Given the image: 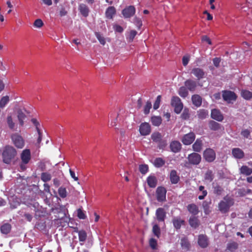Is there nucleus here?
I'll return each mask as SVG.
<instances>
[{
  "label": "nucleus",
  "instance_id": "49",
  "mask_svg": "<svg viewBox=\"0 0 252 252\" xmlns=\"http://www.w3.org/2000/svg\"><path fill=\"white\" fill-rule=\"evenodd\" d=\"M152 103L150 101H147L144 107L143 112L145 115H148L150 113V110L152 108Z\"/></svg>",
  "mask_w": 252,
  "mask_h": 252
},
{
  "label": "nucleus",
  "instance_id": "63",
  "mask_svg": "<svg viewBox=\"0 0 252 252\" xmlns=\"http://www.w3.org/2000/svg\"><path fill=\"white\" fill-rule=\"evenodd\" d=\"M31 122L35 126L36 130L39 131V130H40L39 128V123L37 121V120L36 119H35V118H32L31 120Z\"/></svg>",
  "mask_w": 252,
  "mask_h": 252
},
{
  "label": "nucleus",
  "instance_id": "44",
  "mask_svg": "<svg viewBox=\"0 0 252 252\" xmlns=\"http://www.w3.org/2000/svg\"><path fill=\"white\" fill-rule=\"evenodd\" d=\"M198 190L201 191L202 194L198 196V198L199 200H203L207 195V191L205 189V188L203 186H200L198 188Z\"/></svg>",
  "mask_w": 252,
  "mask_h": 252
},
{
  "label": "nucleus",
  "instance_id": "6",
  "mask_svg": "<svg viewBox=\"0 0 252 252\" xmlns=\"http://www.w3.org/2000/svg\"><path fill=\"white\" fill-rule=\"evenodd\" d=\"M203 158L206 161L208 162H212L216 159V152L213 149L210 148H207L203 152Z\"/></svg>",
  "mask_w": 252,
  "mask_h": 252
},
{
  "label": "nucleus",
  "instance_id": "55",
  "mask_svg": "<svg viewBox=\"0 0 252 252\" xmlns=\"http://www.w3.org/2000/svg\"><path fill=\"white\" fill-rule=\"evenodd\" d=\"M58 192L59 195L62 198H64L66 196V190L64 188H60L58 190Z\"/></svg>",
  "mask_w": 252,
  "mask_h": 252
},
{
  "label": "nucleus",
  "instance_id": "29",
  "mask_svg": "<svg viewBox=\"0 0 252 252\" xmlns=\"http://www.w3.org/2000/svg\"><path fill=\"white\" fill-rule=\"evenodd\" d=\"M152 125L156 126H158L162 123V119L160 116H152L151 118Z\"/></svg>",
  "mask_w": 252,
  "mask_h": 252
},
{
  "label": "nucleus",
  "instance_id": "4",
  "mask_svg": "<svg viewBox=\"0 0 252 252\" xmlns=\"http://www.w3.org/2000/svg\"><path fill=\"white\" fill-rule=\"evenodd\" d=\"M171 105L174 108V111L177 114H179L183 108V104L181 99L177 96H174L171 100Z\"/></svg>",
  "mask_w": 252,
  "mask_h": 252
},
{
  "label": "nucleus",
  "instance_id": "26",
  "mask_svg": "<svg viewBox=\"0 0 252 252\" xmlns=\"http://www.w3.org/2000/svg\"><path fill=\"white\" fill-rule=\"evenodd\" d=\"M188 211L193 215H196L199 213L198 207L194 203L189 204L187 206Z\"/></svg>",
  "mask_w": 252,
  "mask_h": 252
},
{
  "label": "nucleus",
  "instance_id": "32",
  "mask_svg": "<svg viewBox=\"0 0 252 252\" xmlns=\"http://www.w3.org/2000/svg\"><path fill=\"white\" fill-rule=\"evenodd\" d=\"M0 231L2 234H8L11 229V225L9 223H5L0 227Z\"/></svg>",
  "mask_w": 252,
  "mask_h": 252
},
{
  "label": "nucleus",
  "instance_id": "28",
  "mask_svg": "<svg viewBox=\"0 0 252 252\" xmlns=\"http://www.w3.org/2000/svg\"><path fill=\"white\" fill-rule=\"evenodd\" d=\"M189 222L190 226L194 228H197L199 225V221L197 218L195 216L190 217Z\"/></svg>",
  "mask_w": 252,
  "mask_h": 252
},
{
  "label": "nucleus",
  "instance_id": "54",
  "mask_svg": "<svg viewBox=\"0 0 252 252\" xmlns=\"http://www.w3.org/2000/svg\"><path fill=\"white\" fill-rule=\"evenodd\" d=\"M149 245L153 250H156L157 247V241L154 238H151L149 240Z\"/></svg>",
  "mask_w": 252,
  "mask_h": 252
},
{
  "label": "nucleus",
  "instance_id": "48",
  "mask_svg": "<svg viewBox=\"0 0 252 252\" xmlns=\"http://www.w3.org/2000/svg\"><path fill=\"white\" fill-rule=\"evenodd\" d=\"M41 179L42 181L46 183L51 179V175L47 172H43L41 174Z\"/></svg>",
  "mask_w": 252,
  "mask_h": 252
},
{
  "label": "nucleus",
  "instance_id": "64",
  "mask_svg": "<svg viewBox=\"0 0 252 252\" xmlns=\"http://www.w3.org/2000/svg\"><path fill=\"white\" fill-rule=\"evenodd\" d=\"M214 65L218 67L220 65V59L219 58H215L213 60Z\"/></svg>",
  "mask_w": 252,
  "mask_h": 252
},
{
  "label": "nucleus",
  "instance_id": "15",
  "mask_svg": "<svg viewBox=\"0 0 252 252\" xmlns=\"http://www.w3.org/2000/svg\"><path fill=\"white\" fill-rule=\"evenodd\" d=\"M232 155L236 159H242L245 157L244 151L239 148H234L232 149Z\"/></svg>",
  "mask_w": 252,
  "mask_h": 252
},
{
  "label": "nucleus",
  "instance_id": "41",
  "mask_svg": "<svg viewBox=\"0 0 252 252\" xmlns=\"http://www.w3.org/2000/svg\"><path fill=\"white\" fill-rule=\"evenodd\" d=\"M178 94L182 97L185 98L189 94L188 90L185 87H181L179 88Z\"/></svg>",
  "mask_w": 252,
  "mask_h": 252
},
{
  "label": "nucleus",
  "instance_id": "27",
  "mask_svg": "<svg viewBox=\"0 0 252 252\" xmlns=\"http://www.w3.org/2000/svg\"><path fill=\"white\" fill-rule=\"evenodd\" d=\"M116 12V9L114 6H109L105 11V16L107 18L111 19L115 15Z\"/></svg>",
  "mask_w": 252,
  "mask_h": 252
},
{
  "label": "nucleus",
  "instance_id": "62",
  "mask_svg": "<svg viewBox=\"0 0 252 252\" xmlns=\"http://www.w3.org/2000/svg\"><path fill=\"white\" fill-rule=\"evenodd\" d=\"M189 56H185L182 58V63L184 66H186L189 63Z\"/></svg>",
  "mask_w": 252,
  "mask_h": 252
},
{
  "label": "nucleus",
  "instance_id": "35",
  "mask_svg": "<svg viewBox=\"0 0 252 252\" xmlns=\"http://www.w3.org/2000/svg\"><path fill=\"white\" fill-rule=\"evenodd\" d=\"M240 171L242 174L249 176L252 173V169L246 165H243L241 167Z\"/></svg>",
  "mask_w": 252,
  "mask_h": 252
},
{
  "label": "nucleus",
  "instance_id": "38",
  "mask_svg": "<svg viewBox=\"0 0 252 252\" xmlns=\"http://www.w3.org/2000/svg\"><path fill=\"white\" fill-rule=\"evenodd\" d=\"M213 192L217 195H220L223 191V189L221 186L218 184L213 186Z\"/></svg>",
  "mask_w": 252,
  "mask_h": 252
},
{
  "label": "nucleus",
  "instance_id": "12",
  "mask_svg": "<svg viewBox=\"0 0 252 252\" xmlns=\"http://www.w3.org/2000/svg\"><path fill=\"white\" fill-rule=\"evenodd\" d=\"M135 13V8L134 6L130 5L126 6L122 12L123 16L125 18H130L133 16Z\"/></svg>",
  "mask_w": 252,
  "mask_h": 252
},
{
  "label": "nucleus",
  "instance_id": "42",
  "mask_svg": "<svg viewBox=\"0 0 252 252\" xmlns=\"http://www.w3.org/2000/svg\"><path fill=\"white\" fill-rule=\"evenodd\" d=\"M242 96L246 100H250L252 98V93L248 90H242L241 93Z\"/></svg>",
  "mask_w": 252,
  "mask_h": 252
},
{
  "label": "nucleus",
  "instance_id": "23",
  "mask_svg": "<svg viewBox=\"0 0 252 252\" xmlns=\"http://www.w3.org/2000/svg\"><path fill=\"white\" fill-rule=\"evenodd\" d=\"M169 178L171 183L172 184H176L180 180V177L177 174V172L175 170H172L170 171Z\"/></svg>",
  "mask_w": 252,
  "mask_h": 252
},
{
  "label": "nucleus",
  "instance_id": "50",
  "mask_svg": "<svg viewBox=\"0 0 252 252\" xmlns=\"http://www.w3.org/2000/svg\"><path fill=\"white\" fill-rule=\"evenodd\" d=\"M158 148L159 149L163 150L167 146V143L166 140L162 139L157 143Z\"/></svg>",
  "mask_w": 252,
  "mask_h": 252
},
{
  "label": "nucleus",
  "instance_id": "24",
  "mask_svg": "<svg viewBox=\"0 0 252 252\" xmlns=\"http://www.w3.org/2000/svg\"><path fill=\"white\" fill-rule=\"evenodd\" d=\"M78 9L80 13L85 17H87L89 15V9L88 7L84 3H81L79 5Z\"/></svg>",
  "mask_w": 252,
  "mask_h": 252
},
{
  "label": "nucleus",
  "instance_id": "21",
  "mask_svg": "<svg viewBox=\"0 0 252 252\" xmlns=\"http://www.w3.org/2000/svg\"><path fill=\"white\" fill-rule=\"evenodd\" d=\"M203 141L201 138H197L192 145V150L196 152H200L202 149Z\"/></svg>",
  "mask_w": 252,
  "mask_h": 252
},
{
  "label": "nucleus",
  "instance_id": "10",
  "mask_svg": "<svg viewBox=\"0 0 252 252\" xmlns=\"http://www.w3.org/2000/svg\"><path fill=\"white\" fill-rule=\"evenodd\" d=\"M195 139V134L193 132L185 134L181 141L185 145H189L193 143Z\"/></svg>",
  "mask_w": 252,
  "mask_h": 252
},
{
  "label": "nucleus",
  "instance_id": "30",
  "mask_svg": "<svg viewBox=\"0 0 252 252\" xmlns=\"http://www.w3.org/2000/svg\"><path fill=\"white\" fill-rule=\"evenodd\" d=\"M17 118L20 125L23 126L24 124V120L26 119V116L21 109L18 110L17 111Z\"/></svg>",
  "mask_w": 252,
  "mask_h": 252
},
{
  "label": "nucleus",
  "instance_id": "19",
  "mask_svg": "<svg viewBox=\"0 0 252 252\" xmlns=\"http://www.w3.org/2000/svg\"><path fill=\"white\" fill-rule=\"evenodd\" d=\"M172 223L174 228L178 230L180 229L182 225L185 224V221L181 219L180 217H174L172 219Z\"/></svg>",
  "mask_w": 252,
  "mask_h": 252
},
{
  "label": "nucleus",
  "instance_id": "37",
  "mask_svg": "<svg viewBox=\"0 0 252 252\" xmlns=\"http://www.w3.org/2000/svg\"><path fill=\"white\" fill-rule=\"evenodd\" d=\"M78 237L79 241L84 243L86 241L87 238L86 232L84 230H80L79 232H78Z\"/></svg>",
  "mask_w": 252,
  "mask_h": 252
},
{
  "label": "nucleus",
  "instance_id": "60",
  "mask_svg": "<svg viewBox=\"0 0 252 252\" xmlns=\"http://www.w3.org/2000/svg\"><path fill=\"white\" fill-rule=\"evenodd\" d=\"M134 23L138 29H140L141 26H142V21L138 18H134Z\"/></svg>",
  "mask_w": 252,
  "mask_h": 252
},
{
  "label": "nucleus",
  "instance_id": "22",
  "mask_svg": "<svg viewBox=\"0 0 252 252\" xmlns=\"http://www.w3.org/2000/svg\"><path fill=\"white\" fill-rule=\"evenodd\" d=\"M147 183L150 188H155L158 184V179L154 175H150L147 178Z\"/></svg>",
  "mask_w": 252,
  "mask_h": 252
},
{
  "label": "nucleus",
  "instance_id": "11",
  "mask_svg": "<svg viewBox=\"0 0 252 252\" xmlns=\"http://www.w3.org/2000/svg\"><path fill=\"white\" fill-rule=\"evenodd\" d=\"M139 131L141 135H148L151 131V126L148 123H142L140 125Z\"/></svg>",
  "mask_w": 252,
  "mask_h": 252
},
{
  "label": "nucleus",
  "instance_id": "36",
  "mask_svg": "<svg viewBox=\"0 0 252 252\" xmlns=\"http://www.w3.org/2000/svg\"><path fill=\"white\" fill-rule=\"evenodd\" d=\"M165 164V160L161 158H156L154 162V165L156 167L159 168Z\"/></svg>",
  "mask_w": 252,
  "mask_h": 252
},
{
  "label": "nucleus",
  "instance_id": "7",
  "mask_svg": "<svg viewBox=\"0 0 252 252\" xmlns=\"http://www.w3.org/2000/svg\"><path fill=\"white\" fill-rule=\"evenodd\" d=\"M187 158L189 163L193 165H198L201 161V155L195 152L189 154Z\"/></svg>",
  "mask_w": 252,
  "mask_h": 252
},
{
  "label": "nucleus",
  "instance_id": "45",
  "mask_svg": "<svg viewBox=\"0 0 252 252\" xmlns=\"http://www.w3.org/2000/svg\"><path fill=\"white\" fill-rule=\"evenodd\" d=\"M118 117V114L117 113H114L110 115V118L112 119L110 123L111 126L115 127L117 126Z\"/></svg>",
  "mask_w": 252,
  "mask_h": 252
},
{
  "label": "nucleus",
  "instance_id": "14",
  "mask_svg": "<svg viewBox=\"0 0 252 252\" xmlns=\"http://www.w3.org/2000/svg\"><path fill=\"white\" fill-rule=\"evenodd\" d=\"M191 73L197 78L198 80H200L203 78L205 74L203 69L198 67L193 68L191 70Z\"/></svg>",
  "mask_w": 252,
  "mask_h": 252
},
{
  "label": "nucleus",
  "instance_id": "51",
  "mask_svg": "<svg viewBox=\"0 0 252 252\" xmlns=\"http://www.w3.org/2000/svg\"><path fill=\"white\" fill-rule=\"evenodd\" d=\"M7 123L10 129H13L15 127V123L13 122L12 118L11 116L7 117Z\"/></svg>",
  "mask_w": 252,
  "mask_h": 252
},
{
  "label": "nucleus",
  "instance_id": "25",
  "mask_svg": "<svg viewBox=\"0 0 252 252\" xmlns=\"http://www.w3.org/2000/svg\"><path fill=\"white\" fill-rule=\"evenodd\" d=\"M193 104L196 107H199L202 104V98L198 94H193L191 97Z\"/></svg>",
  "mask_w": 252,
  "mask_h": 252
},
{
  "label": "nucleus",
  "instance_id": "16",
  "mask_svg": "<svg viewBox=\"0 0 252 252\" xmlns=\"http://www.w3.org/2000/svg\"><path fill=\"white\" fill-rule=\"evenodd\" d=\"M170 148L171 151L174 153H177L181 151L182 148V145L178 141H172L170 144Z\"/></svg>",
  "mask_w": 252,
  "mask_h": 252
},
{
  "label": "nucleus",
  "instance_id": "57",
  "mask_svg": "<svg viewBox=\"0 0 252 252\" xmlns=\"http://www.w3.org/2000/svg\"><path fill=\"white\" fill-rule=\"evenodd\" d=\"M95 36L97 39L100 43V44H101L102 45H104L105 44V40L104 38L102 36H101V35L99 33L96 32Z\"/></svg>",
  "mask_w": 252,
  "mask_h": 252
},
{
  "label": "nucleus",
  "instance_id": "46",
  "mask_svg": "<svg viewBox=\"0 0 252 252\" xmlns=\"http://www.w3.org/2000/svg\"><path fill=\"white\" fill-rule=\"evenodd\" d=\"M198 118L204 119L208 116V112L205 109H200L197 112Z\"/></svg>",
  "mask_w": 252,
  "mask_h": 252
},
{
  "label": "nucleus",
  "instance_id": "31",
  "mask_svg": "<svg viewBox=\"0 0 252 252\" xmlns=\"http://www.w3.org/2000/svg\"><path fill=\"white\" fill-rule=\"evenodd\" d=\"M181 245L183 249L189 251L190 247V244L187 238L184 237L181 240Z\"/></svg>",
  "mask_w": 252,
  "mask_h": 252
},
{
  "label": "nucleus",
  "instance_id": "33",
  "mask_svg": "<svg viewBox=\"0 0 252 252\" xmlns=\"http://www.w3.org/2000/svg\"><path fill=\"white\" fill-rule=\"evenodd\" d=\"M151 138L153 142L157 143L162 139V136L160 133L157 131L154 132L152 134Z\"/></svg>",
  "mask_w": 252,
  "mask_h": 252
},
{
  "label": "nucleus",
  "instance_id": "8",
  "mask_svg": "<svg viewBox=\"0 0 252 252\" xmlns=\"http://www.w3.org/2000/svg\"><path fill=\"white\" fill-rule=\"evenodd\" d=\"M166 189L163 187L160 186L157 188L156 197L158 202H163L166 200Z\"/></svg>",
  "mask_w": 252,
  "mask_h": 252
},
{
  "label": "nucleus",
  "instance_id": "9",
  "mask_svg": "<svg viewBox=\"0 0 252 252\" xmlns=\"http://www.w3.org/2000/svg\"><path fill=\"white\" fill-rule=\"evenodd\" d=\"M237 97L236 94L233 92L227 90L222 91V98L227 103H231L232 101H235Z\"/></svg>",
  "mask_w": 252,
  "mask_h": 252
},
{
  "label": "nucleus",
  "instance_id": "56",
  "mask_svg": "<svg viewBox=\"0 0 252 252\" xmlns=\"http://www.w3.org/2000/svg\"><path fill=\"white\" fill-rule=\"evenodd\" d=\"M43 25L42 21L40 19H37L35 20L33 23V26L35 28H40Z\"/></svg>",
  "mask_w": 252,
  "mask_h": 252
},
{
  "label": "nucleus",
  "instance_id": "61",
  "mask_svg": "<svg viewBox=\"0 0 252 252\" xmlns=\"http://www.w3.org/2000/svg\"><path fill=\"white\" fill-rule=\"evenodd\" d=\"M241 134L244 137L248 138L250 136V131L248 129H244L241 131Z\"/></svg>",
  "mask_w": 252,
  "mask_h": 252
},
{
  "label": "nucleus",
  "instance_id": "17",
  "mask_svg": "<svg viewBox=\"0 0 252 252\" xmlns=\"http://www.w3.org/2000/svg\"><path fill=\"white\" fill-rule=\"evenodd\" d=\"M185 87L190 92H194L197 87L196 82L191 79H188L185 82Z\"/></svg>",
  "mask_w": 252,
  "mask_h": 252
},
{
  "label": "nucleus",
  "instance_id": "59",
  "mask_svg": "<svg viewBox=\"0 0 252 252\" xmlns=\"http://www.w3.org/2000/svg\"><path fill=\"white\" fill-rule=\"evenodd\" d=\"M77 217L80 219H83V220L85 219L86 218V216L85 213L83 212L82 210L80 208H79L77 210Z\"/></svg>",
  "mask_w": 252,
  "mask_h": 252
},
{
  "label": "nucleus",
  "instance_id": "3",
  "mask_svg": "<svg viewBox=\"0 0 252 252\" xmlns=\"http://www.w3.org/2000/svg\"><path fill=\"white\" fill-rule=\"evenodd\" d=\"M20 158L21 161L20 167L22 170H24L26 168V165L29 163L32 158L31 150L29 149L23 150L20 154Z\"/></svg>",
  "mask_w": 252,
  "mask_h": 252
},
{
  "label": "nucleus",
  "instance_id": "34",
  "mask_svg": "<svg viewBox=\"0 0 252 252\" xmlns=\"http://www.w3.org/2000/svg\"><path fill=\"white\" fill-rule=\"evenodd\" d=\"M204 178L205 181L209 182H212L214 178V174L213 171L211 170H208L205 173Z\"/></svg>",
  "mask_w": 252,
  "mask_h": 252
},
{
  "label": "nucleus",
  "instance_id": "5",
  "mask_svg": "<svg viewBox=\"0 0 252 252\" xmlns=\"http://www.w3.org/2000/svg\"><path fill=\"white\" fill-rule=\"evenodd\" d=\"M11 138L13 144L18 149H22L25 146L23 138L19 134L14 133L11 135Z\"/></svg>",
  "mask_w": 252,
  "mask_h": 252
},
{
  "label": "nucleus",
  "instance_id": "58",
  "mask_svg": "<svg viewBox=\"0 0 252 252\" xmlns=\"http://www.w3.org/2000/svg\"><path fill=\"white\" fill-rule=\"evenodd\" d=\"M238 248V244L236 243L233 242L230 243L227 246V249L230 251H233Z\"/></svg>",
  "mask_w": 252,
  "mask_h": 252
},
{
  "label": "nucleus",
  "instance_id": "20",
  "mask_svg": "<svg viewBox=\"0 0 252 252\" xmlns=\"http://www.w3.org/2000/svg\"><path fill=\"white\" fill-rule=\"evenodd\" d=\"M198 244L202 248H206L208 246V240L205 235H199L198 238Z\"/></svg>",
  "mask_w": 252,
  "mask_h": 252
},
{
  "label": "nucleus",
  "instance_id": "18",
  "mask_svg": "<svg viewBox=\"0 0 252 252\" xmlns=\"http://www.w3.org/2000/svg\"><path fill=\"white\" fill-rule=\"evenodd\" d=\"M211 118L219 122H221L223 119V116L219 110L214 109L211 111Z\"/></svg>",
  "mask_w": 252,
  "mask_h": 252
},
{
  "label": "nucleus",
  "instance_id": "39",
  "mask_svg": "<svg viewBox=\"0 0 252 252\" xmlns=\"http://www.w3.org/2000/svg\"><path fill=\"white\" fill-rule=\"evenodd\" d=\"M209 126L212 130H217L220 128V124L215 121H210L209 123Z\"/></svg>",
  "mask_w": 252,
  "mask_h": 252
},
{
  "label": "nucleus",
  "instance_id": "40",
  "mask_svg": "<svg viewBox=\"0 0 252 252\" xmlns=\"http://www.w3.org/2000/svg\"><path fill=\"white\" fill-rule=\"evenodd\" d=\"M210 204L211 202H208L207 201H204L202 203V207L203 208L204 212L206 215H208L211 212V210L210 209Z\"/></svg>",
  "mask_w": 252,
  "mask_h": 252
},
{
  "label": "nucleus",
  "instance_id": "53",
  "mask_svg": "<svg viewBox=\"0 0 252 252\" xmlns=\"http://www.w3.org/2000/svg\"><path fill=\"white\" fill-rule=\"evenodd\" d=\"M161 96L160 95H158L157 97L156 100L154 104L153 108L155 110L158 109L159 107L160 103L161 101Z\"/></svg>",
  "mask_w": 252,
  "mask_h": 252
},
{
  "label": "nucleus",
  "instance_id": "47",
  "mask_svg": "<svg viewBox=\"0 0 252 252\" xmlns=\"http://www.w3.org/2000/svg\"><path fill=\"white\" fill-rule=\"evenodd\" d=\"M9 101V97L7 95L3 96L0 100V107L4 108Z\"/></svg>",
  "mask_w": 252,
  "mask_h": 252
},
{
  "label": "nucleus",
  "instance_id": "43",
  "mask_svg": "<svg viewBox=\"0 0 252 252\" xmlns=\"http://www.w3.org/2000/svg\"><path fill=\"white\" fill-rule=\"evenodd\" d=\"M152 232L154 235L158 238H159L160 236L161 231L159 226L158 224H155L153 226Z\"/></svg>",
  "mask_w": 252,
  "mask_h": 252
},
{
  "label": "nucleus",
  "instance_id": "2",
  "mask_svg": "<svg viewBox=\"0 0 252 252\" xmlns=\"http://www.w3.org/2000/svg\"><path fill=\"white\" fill-rule=\"evenodd\" d=\"M234 204L232 198L227 196H225L218 204L219 210L223 214L228 212L231 206Z\"/></svg>",
  "mask_w": 252,
  "mask_h": 252
},
{
  "label": "nucleus",
  "instance_id": "52",
  "mask_svg": "<svg viewBox=\"0 0 252 252\" xmlns=\"http://www.w3.org/2000/svg\"><path fill=\"white\" fill-rule=\"evenodd\" d=\"M139 171L142 174H145L148 171L149 167L146 164H141L139 165Z\"/></svg>",
  "mask_w": 252,
  "mask_h": 252
},
{
  "label": "nucleus",
  "instance_id": "13",
  "mask_svg": "<svg viewBox=\"0 0 252 252\" xmlns=\"http://www.w3.org/2000/svg\"><path fill=\"white\" fill-rule=\"evenodd\" d=\"M166 213L163 208H158L156 212L157 219L158 221L164 222L166 218Z\"/></svg>",
  "mask_w": 252,
  "mask_h": 252
},
{
  "label": "nucleus",
  "instance_id": "1",
  "mask_svg": "<svg viewBox=\"0 0 252 252\" xmlns=\"http://www.w3.org/2000/svg\"><path fill=\"white\" fill-rule=\"evenodd\" d=\"M17 155V150L13 146H5L2 153L3 162L6 164H10L12 160L14 159Z\"/></svg>",
  "mask_w": 252,
  "mask_h": 252
}]
</instances>
